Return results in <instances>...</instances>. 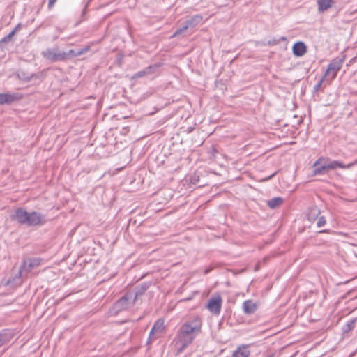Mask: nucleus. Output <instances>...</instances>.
<instances>
[{
    "mask_svg": "<svg viewBox=\"0 0 357 357\" xmlns=\"http://www.w3.org/2000/svg\"><path fill=\"white\" fill-rule=\"evenodd\" d=\"M292 52L296 56H302L307 52V46L303 42H296L292 47Z\"/></svg>",
    "mask_w": 357,
    "mask_h": 357,
    "instance_id": "11",
    "label": "nucleus"
},
{
    "mask_svg": "<svg viewBox=\"0 0 357 357\" xmlns=\"http://www.w3.org/2000/svg\"><path fill=\"white\" fill-rule=\"evenodd\" d=\"M3 344H4V343L3 342L2 339H1V338H0V347H1L2 345H3Z\"/></svg>",
    "mask_w": 357,
    "mask_h": 357,
    "instance_id": "31",
    "label": "nucleus"
},
{
    "mask_svg": "<svg viewBox=\"0 0 357 357\" xmlns=\"http://www.w3.org/2000/svg\"><path fill=\"white\" fill-rule=\"evenodd\" d=\"M15 336V331L10 328H6L0 332V338L5 344L10 342Z\"/></svg>",
    "mask_w": 357,
    "mask_h": 357,
    "instance_id": "13",
    "label": "nucleus"
},
{
    "mask_svg": "<svg viewBox=\"0 0 357 357\" xmlns=\"http://www.w3.org/2000/svg\"><path fill=\"white\" fill-rule=\"evenodd\" d=\"M12 218L19 224L28 227L42 226L47 222V218L44 214L35 211L28 212L23 207L17 208Z\"/></svg>",
    "mask_w": 357,
    "mask_h": 357,
    "instance_id": "2",
    "label": "nucleus"
},
{
    "mask_svg": "<svg viewBox=\"0 0 357 357\" xmlns=\"http://www.w3.org/2000/svg\"><path fill=\"white\" fill-rule=\"evenodd\" d=\"M146 75H148L147 71L144 68V69L139 70V71L135 73V74H133L132 76V79H137L141 78Z\"/></svg>",
    "mask_w": 357,
    "mask_h": 357,
    "instance_id": "24",
    "label": "nucleus"
},
{
    "mask_svg": "<svg viewBox=\"0 0 357 357\" xmlns=\"http://www.w3.org/2000/svg\"><path fill=\"white\" fill-rule=\"evenodd\" d=\"M22 24L19 23L17 24L15 27L11 31V32L15 35V33L21 28Z\"/></svg>",
    "mask_w": 357,
    "mask_h": 357,
    "instance_id": "29",
    "label": "nucleus"
},
{
    "mask_svg": "<svg viewBox=\"0 0 357 357\" xmlns=\"http://www.w3.org/2000/svg\"><path fill=\"white\" fill-rule=\"evenodd\" d=\"M23 98L22 94L20 93H0V105H10L13 102L20 100Z\"/></svg>",
    "mask_w": 357,
    "mask_h": 357,
    "instance_id": "7",
    "label": "nucleus"
},
{
    "mask_svg": "<svg viewBox=\"0 0 357 357\" xmlns=\"http://www.w3.org/2000/svg\"><path fill=\"white\" fill-rule=\"evenodd\" d=\"M284 202V199L280 197L272 198L269 200V208L273 209L277 208L282 206Z\"/></svg>",
    "mask_w": 357,
    "mask_h": 357,
    "instance_id": "18",
    "label": "nucleus"
},
{
    "mask_svg": "<svg viewBox=\"0 0 357 357\" xmlns=\"http://www.w3.org/2000/svg\"><path fill=\"white\" fill-rule=\"evenodd\" d=\"M202 321L199 317L187 321L178 328L174 340L176 355L183 353L201 333Z\"/></svg>",
    "mask_w": 357,
    "mask_h": 357,
    "instance_id": "1",
    "label": "nucleus"
},
{
    "mask_svg": "<svg viewBox=\"0 0 357 357\" xmlns=\"http://www.w3.org/2000/svg\"><path fill=\"white\" fill-rule=\"evenodd\" d=\"M56 0H49L48 1V7L50 8L51 6H52L54 3L56 2Z\"/></svg>",
    "mask_w": 357,
    "mask_h": 357,
    "instance_id": "30",
    "label": "nucleus"
},
{
    "mask_svg": "<svg viewBox=\"0 0 357 357\" xmlns=\"http://www.w3.org/2000/svg\"><path fill=\"white\" fill-rule=\"evenodd\" d=\"M42 55L45 59L52 63L66 61L69 59L68 51H62L57 47L47 48L42 52Z\"/></svg>",
    "mask_w": 357,
    "mask_h": 357,
    "instance_id": "4",
    "label": "nucleus"
},
{
    "mask_svg": "<svg viewBox=\"0 0 357 357\" xmlns=\"http://www.w3.org/2000/svg\"><path fill=\"white\" fill-rule=\"evenodd\" d=\"M40 263L41 259L40 258H31L27 260H24L19 268L17 275L13 279V280L9 279L7 283L10 284L13 282L15 278L20 279L24 272H30L33 268L40 266Z\"/></svg>",
    "mask_w": 357,
    "mask_h": 357,
    "instance_id": "6",
    "label": "nucleus"
},
{
    "mask_svg": "<svg viewBox=\"0 0 357 357\" xmlns=\"http://www.w3.org/2000/svg\"><path fill=\"white\" fill-rule=\"evenodd\" d=\"M317 7L319 12H324L333 6V0H317Z\"/></svg>",
    "mask_w": 357,
    "mask_h": 357,
    "instance_id": "15",
    "label": "nucleus"
},
{
    "mask_svg": "<svg viewBox=\"0 0 357 357\" xmlns=\"http://www.w3.org/2000/svg\"><path fill=\"white\" fill-rule=\"evenodd\" d=\"M188 28V26L186 25V24L184 22L181 27L177 29L175 32L172 34L171 36L172 38H175L178 36L179 35L182 34L183 32H185Z\"/></svg>",
    "mask_w": 357,
    "mask_h": 357,
    "instance_id": "23",
    "label": "nucleus"
},
{
    "mask_svg": "<svg viewBox=\"0 0 357 357\" xmlns=\"http://www.w3.org/2000/svg\"><path fill=\"white\" fill-rule=\"evenodd\" d=\"M17 76L19 79L23 81V82H29L31 80L32 77H33V73H26L24 70H20L17 73Z\"/></svg>",
    "mask_w": 357,
    "mask_h": 357,
    "instance_id": "19",
    "label": "nucleus"
},
{
    "mask_svg": "<svg viewBox=\"0 0 357 357\" xmlns=\"http://www.w3.org/2000/svg\"><path fill=\"white\" fill-rule=\"evenodd\" d=\"M151 282H144L142 284H139L135 287V296L132 301V304H135L138 297L142 296L147 289L150 287Z\"/></svg>",
    "mask_w": 357,
    "mask_h": 357,
    "instance_id": "10",
    "label": "nucleus"
},
{
    "mask_svg": "<svg viewBox=\"0 0 357 357\" xmlns=\"http://www.w3.org/2000/svg\"><path fill=\"white\" fill-rule=\"evenodd\" d=\"M355 327V320H351L348 321L343 327L342 332L343 333H348L351 331H352Z\"/></svg>",
    "mask_w": 357,
    "mask_h": 357,
    "instance_id": "22",
    "label": "nucleus"
},
{
    "mask_svg": "<svg viewBox=\"0 0 357 357\" xmlns=\"http://www.w3.org/2000/svg\"><path fill=\"white\" fill-rule=\"evenodd\" d=\"M132 296L131 293H126L121 298H120L115 303V307L119 310H128L129 307L132 306L134 304H132V301L130 302V300L132 299Z\"/></svg>",
    "mask_w": 357,
    "mask_h": 357,
    "instance_id": "9",
    "label": "nucleus"
},
{
    "mask_svg": "<svg viewBox=\"0 0 357 357\" xmlns=\"http://www.w3.org/2000/svg\"><path fill=\"white\" fill-rule=\"evenodd\" d=\"M344 60L342 59H334L328 66V68L324 73V77L320 80L317 87H319L324 79L328 80V83L335 78L337 72L341 69Z\"/></svg>",
    "mask_w": 357,
    "mask_h": 357,
    "instance_id": "5",
    "label": "nucleus"
},
{
    "mask_svg": "<svg viewBox=\"0 0 357 357\" xmlns=\"http://www.w3.org/2000/svg\"><path fill=\"white\" fill-rule=\"evenodd\" d=\"M162 66V63H156L153 65H150L145 68L146 70L147 71V74H153L155 73L157 70Z\"/></svg>",
    "mask_w": 357,
    "mask_h": 357,
    "instance_id": "21",
    "label": "nucleus"
},
{
    "mask_svg": "<svg viewBox=\"0 0 357 357\" xmlns=\"http://www.w3.org/2000/svg\"><path fill=\"white\" fill-rule=\"evenodd\" d=\"M208 271H209L208 270H206L205 271V274H207L208 273Z\"/></svg>",
    "mask_w": 357,
    "mask_h": 357,
    "instance_id": "32",
    "label": "nucleus"
},
{
    "mask_svg": "<svg viewBox=\"0 0 357 357\" xmlns=\"http://www.w3.org/2000/svg\"><path fill=\"white\" fill-rule=\"evenodd\" d=\"M90 50V46H86L83 48L79 49L77 50H68V56L69 59L72 57L79 56Z\"/></svg>",
    "mask_w": 357,
    "mask_h": 357,
    "instance_id": "17",
    "label": "nucleus"
},
{
    "mask_svg": "<svg viewBox=\"0 0 357 357\" xmlns=\"http://www.w3.org/2000/svg\"><path fill=\"white\" fill-rule=\"evenodd\" d=\"M326 218L324 216H321L318 219L317 225L319 227H321L324 226L326 224Z\"/></svg>",
    "mask_w": 357,
    "mask_h": 357,
    "instance_id": "27",
    "label": "nucleus"
},
{
    "mask_svg": "<svg viewBox=\"0 0 357 357\" xmlns=\"http://www.w3.org/2000/svg\"><path fill=\"white\" fill-rule=\"evenodd\" d=\"M351 166V165H344L337 160L331 161L328 158L320 157L314 163V174L321 175L330 170L335 169L337 168L346 169L349 168Z\"/></svg>",
    "mask_w": 357,
    "mask_h": 357,
    "instance_id": "3",
    "label": "nucleus"
},
{
    "mask_svg": "<svg viewBox=\"0 0 357 357\" xmlns=\"http://www.w3.org/2000/svg\"><path fill=\"white\" fill-rule=\"evenodd\" d=\"M199 180V176L194 175L193 176L191 177L190 182L193 185H196L198 183Z\"/></svg>",
    "mask_w": 357,
    "mask_h": 357,
    "instance_id": "28",
    "label": "nucleus"
},
{
    "mask_svg": "<svg viewBox=\"0 0 357 357\" xmlns=\"http://www.w3.org/2000/svg\"><path fill=\"white\" fill-rule=\"evenodd\" d=\"M319 214V210L317 208H312L308 213V218L310 220H312L314 218Z\"/></svg>",
    "mask_w": 357,
    "mask_h": 357,
    "instance_id": "25",
    "label": "nucleus"
},
{
    "mask_svg": "<svg viewBox=\"0 0 357 357\" xmlns=\"http://www.w3.org/2000/svg\"><path fill=\"white\" fill-rule=\"evenodd\" d=\"M243 311L246 314H251L254 312L255 306L251 301H245L243 304Z\"/></svg>",
    "mask_w": 357,
    "mask_h": 357,
    "instance_id": "20",
    "label": "nucleus"
},
{
    "mask_svg": "<svg viewBox=\"0 0 357 357\" xmlns=\"http://www.w3.org/2000/svg\"><path fill=\"white\" fill-rule=\"evenodd\" d=\"M165 329L164 320L159 319L155 321L153 326L149 333V338L155 333H161Z\"/></svg>",
    "mask_w": 357,
    "mask_h": 357,
    "instance_id": "12",
    "label": "nucleus"
},
{
    "mask_svg": "<svg viewBox=\"0 0 357 357\" xmlns=\"http://www.w3.org/2000/svg\"><path fill=\"white\" fill-rule=\"evenodd\" d=\"M14 36V34L10 31L8 35L4 36L1 40H0V45H1L3 43L8 42L12 37Z\"/></svg>",
    "mask_w": 357,
    "mask_h": 357,
    "instance_id": "26",
    "label": "nucleus"
},
{
    "mask_svg": "<svg viewBox=\"0 0 357 357\" xmlns=\"http://www.w3.org/2000/svg\"><path fill=\"white\" fill-rule=\"evenodd\" d=\"M202 20L203 17L201 15H195L185 21V23L188 26V28H193L199 24Z\"/></svg>",
    "mask_w": 357,
    "mask_h": 357,
    "instance_id": "16",
    "label": "nucleus"
},
{
    "mask_svg": "<svg viewBox=\"0 0 357 357\" xmlns=\"http://www.w3.org/2000/svg\"><path fill=\"white\" fill-rule=\"evenodd\" d=\"M222 298L220 296L211 298L207 304L208 310L214 314H219L222 307Z\"/></svg>",
    "mask_w": 357,
    "mask_h": 357,
    "instance_id": "8",
    "label": "nucleus"
},
{
    "mask_svg": "<svg viewBox=\"0 0 357 357\" xmlns=\"http://www.w3.org/2000/svg\"><path fill=\"white\" fill-rule=\"evenodd\" d=\"M250 350L248 346L242 345L234 351L232 357H248L250 355Z\"/></svg>",
    "mask_w": 357,
    "mask_h": 357,
    "instance_id": "14",
    "label": "nucleus"
}]
</instances>
